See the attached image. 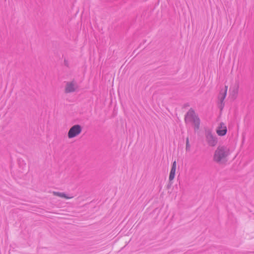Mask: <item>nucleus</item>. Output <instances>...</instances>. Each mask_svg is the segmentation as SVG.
Returning <instances> with one entry per match:
<instances>
[{"label":"nucleus","instance_id":"1","mask_svg":"<svg viewBox=\"0 0 254 254\" xmlns=\"http://www.w3.org/2000/svg\"><path fill=\"white\" fill-rule=\"evenodd\" d=\"M231 151L230 148L225 146H218L214 152L213 160L218 163L224 162L227 160Z\"/></svg>","mask_w":254,"mask_h":254},{"label":"nucleus","instance_id":"2","mask_svg":"<svg viewBox=\"0 0 254 254\" xmlns=\"http://www.w3.org/2000/svg\"><path fill=\"white\" fill-rule=\"evenodd\" d=\"M185 122L187 124H191L195 130L199 129L200 120L193 110L190 109L188 111L185 117Z\"/></svg>","mask_w":254,"mask_h":254},{"label":"nucleus","instance_id":"3","mask_svg":"<svg viewBox=\"0 0 254 254\" xmlns=\"http://www.w3.org/2000/svg\"><path fill=\"white\" fill-rule=\"evenodd\" d=\"M240 88V82L238 80L232 81L229 86V96L233 99H235L238 96Z\"/></svg>","mask_w":254,"mask_h":254},{"label":"nucleus","instance_id":"4","mask_svg":"<svg viewBox=\"0 0 254 254\" xmlns=\"http://www.w3.org/2000/svg\"><path fill=\"white\" fill-rule=\"evenodd\" d=\"M81 131L82 127L80 125H74L69 129L67 133V136L69 138H74L79 135Z\"/></svg>","mask_w":254,"mask_h":254},{"label":"nucleus","instance_id":"5","mask_svg":"<svg viewBox=\"0 0 254 254\" xmlns=\"http://www.w3.org/2000/svg\"><path fill=\"white\" fill-rule=\"evenodd\" d=\"M205 138L206 141L209 146L214 147L216 145L217 143V138L212 134L211 131L209 130L206 131Z\"/></svg>","mask_w":254,"mask_h":254},{"label":"nucleus","instance_id":"6","mask_svg":"<svg viewBox=\"0 0 254 254\" xmlns=\"http://www.w3.org/2000/svg\"><path fill=\"white\" fill-rule=\"evenodd\" d=\"M77 89L78 86L75 81H68L65 84L64 92L66 93H69L76 91Z\"/></svg>","mask_w":254,"mask_h":254},{"label":"nucleus","instance_id":"7","mask_svg":"<svg viewBox=\"0 0 254 254\" xmlns=\"http://www.w3.org/2000/svg\"><path fill=\"white\" fill-rule=\"evenodd\" d=\"M216 133L219 136L225 135L227 131V127L223 123H221L219 124L216 128Z\"/></svg>","mask_w":254,"mask_h":254},{"label":"nucleus","instance_id":"8","mask_svg":"<svg viewBox=\"0 0 254 254\" xmlns=\"http://www.w3.org/2000/svg\"><path fill=\"white\" fill-rule=\"evenodd\" d=\"M177 167V162L176 161H174L172 164V166L170 172L169 179L170 181H172L175 177L176 171Z\"/></svg>","mask_w":254,"mask_h":254},{"label":"nucleus","instance_id":"9","mask_svg":"<svg viewBox=\"0 0 254 254\" xmlns=\"http://www.w3.org/2000/svg\"><path fill=\"white\" fill-rule=\"evenodd\" d=\"M53 194L57 196L62 198H64L67 199H71L72 198V197H68L67 196L65 193L63 192H57V191H53Z\"/></svg>","mask_w":254,"mask_h":254},{"label":"nucleus","instance_id":"10","mask_svg":"<svg viewBox=\"0 0 254 254\" xmlns=\"http://www.w3.org/2000/svg\"><path fill=\"white\" fill-rule=\"evenodd\" d=\"M228 88V86H225V90H224V92L222 93H221L220 97V99L221 102H223V100L226 98V95H227V92Z\"/></svg>","mask_w":254,"mask_h":254},{"label":"nucleus","instance_id":"11","mask_svg":"<svg viewBox=\"0 0 254 254\" xmlns=\"http://www.w3.org/2000/svg\"><path fill=\"white\" fill-rule=\"evenodd\" d=\"M190 148V144L189 143V139L188 138H187L186 140V150H189Z\"/></svg>","mask_w":254,"mask_h":254},{"label":"nucleus","instance_id":"12","mask_svg":"<svg viewBox=\"0 0 254 254\" xmlns=\"http://www.w3.org/2000/svg\"><path fill=\"white\" fill-rule=\"evenodd\" d=\"M64 64L66 66H69V62L67 60H64Z\"/></svg>","mask_w":254,"mask_h":254}]
</instances>
